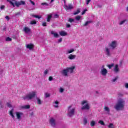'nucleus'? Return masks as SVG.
Wrapping results in <instances>:
<instances>
[{
	"instance_id": "obj_1",
	"label": "nucleus",
	"mask_w": 128,
	"mask_h": 128,
	"mask_svg": "<svg viewBox=\"0 0 128 128\" xmlns=\"http://www.w3.org/2000/svg\"><path fill=\"white\" fill-rule=\"evenodd\" d=\"M126 101L124 99H120L114 106L116 110H122L124 108Z\"/></svg>"
},
{
	"instance_id": "obj_2",
	"label": "nucleus",
	"mask_w": 128,
	"mask_h": 128,
	"mask_svg": "<svg viewBox=\"0 0 128 128\" xmlns=\"http://www.w3.org/2000/svg\"><path fill=\"white\" fill-rule=\"evenodd\" d=\"M76 68V66H72L71 67L67 68L62 71V74L64 76H68V74H72L74 70Z\"/></svg>"
},
{
	"instance_id": "obj_3",
	"label": "nucleus",
	"mask_w": 128,
	"mask_h": 128,
	"mask_svg": "<svg viewBox=\"0 0 128 128\" xmlns=\"http://www.w3.org/2000/svg\"><path fill=\"white\" fill-rule=\"evenodd\" d=\"M8 2L10 4H11V6H14H14H22V5H24L26 4V2H24V1H20V2H16V0H7Z\"/></svg>"
},
{
	"instance_id": "obj_4",
	"label": "nucleus",
	"mask_w": 128,
	"mask_h": 128,
	"mask_svg": "<svg viewBox=\"0 0 128 128\" xmlns=\"http://www.w3.org/2000/svg\"><path fill=\"white\" fill-rule=\"evenodd\" d=\"M36 92L32 91L28 93L26 96L22 97L23 100H32L36 96Z\"/></svg>"
},
{
	"instance_id": "obj_5",
	"label": "nucleus",
	"mask_w": 128,
	"mask_h": 128,
	"mask_svg": "<svg viewBox=\"0 0 128 128\" xmlns=\"http://www.w3.org/2000/svg\"><path fill=\"white\" fill-rule=\"evenodd\" d=\"M81 104L82 107L81 108V110H90V102L87 100H84L81 102Z\"/></svg>"
},
{
	"instance_id": "obj_6",
	"label": "nucleus",
	"mask_w": 128,
	"mask_h": 128,
	"mask_svg": "<svg viewBox=\"0 0 128 128\" xmlns=\"http://www.w3.org/2000/svg\"><path fill=\"white\" fill-rule=\"evenodd\" d=\"M76 112V108L72 106H70L68 107V116H72Z\"/></svg>"
},
{
	"instance_id": "obj_7",
	"label": "nucleus",
	"mask_w": 128,
	"mask_h": 128,
	"mask_svg": "<svg viewBox=\"0 0 128 128\" xmlns=\"http://www.w3.org/2000/svg\"><path fill=\"white\" fill-rule=\"evenodd\" d=\"M118 41L114 40L110 42L108 44V46L112 50H114V48L118 46Z\"/></svg>"
},
{
	"instance_id": "obj_8",
	"label": "nucleus",
	"mask_w": 128,
	"mask_h": 128,
	"mask_svg": "<svg viewBox=\"0 0 128 128\" xmlns=\"http://www.w3.org/2000/svg\"><path fill=\"white\" fill-rule=\"evenodd\" d=\"M112 48L110 47V46L105 47L104 52L106 56H110V55L112 54V53L110 52Z\"/></svg>"
},
{
	"instance_id": "obj_9",
	"label": "nucleus",
	"mask_w": 128,
	"mask_h": 128,
	"mask_svg": "<svg viewBox=\"0 0 128 128\" xmlns=\"http://www.w3.org/2000/svg\"><path fill=\"white\" fill-rule=\"evenodd\" d=\"M102 68L100 73L102 76H106V74H108V70L104 68V66H102Z\"/></svg>"
},
{
	"instance_id": "obj_10",
	"label": "nucleus",
	"mask_w": 128,
	"mask_h": 128,
	"mask_svg": "<svg viewBox=\"0 0 128 128\" xmlns=\"http://www.w3.org/2000/svg\"><path fill=\"white\" fill-rule=\"evenodd\" d=\"M16 114L18 120H22V117L24 116V113L22 112H16Z\"/></svg>"
},
{
	"instance_id": "obj_11",
	"label": "nucleus",
	"mask_w": 128,
	"mask_h": 128,
	"mask_svg": "<svg viewBox=\"0 0 128 128\" xmlns=\"http://www.w3.org/2000/svg\"><path fill=\"white\" fill-rule=\"evenodd\" d=\"M64 8L67 10H72V8H74L72 5L71 4H65L64 5Z\"/></svg>"
},
{
	"instance_id": "obj_12",
	"label": "nucleus",
	"mask_w": 128,
	"mask_h": 128,
	"mask_svg": "<svg viewBox=\"0 0 128 128\" xmlns=\"http://www.w3.org/2000/svg\"><path fill=\"white\" fill-rule=\"evenodd\" d=\"M36 100L37 104L40 105L42 104V100H40V97H36Z\"/></svg>"
},
{
	"instance_id": "obj_13",
	"label": "nucleus",
	"mask_w": 128,
	"mask_h": 128,
	"mask_svg": "<svg viewBox=\"0 0 128 128\" xmlns=\"http://www.w3.org/2000/svg\"><path fill=\"white\" fill-rule=\"evenodd\" d=\"M50 123L52 126H56V120L54 118H51L50 120Z\"/></svg>"
},
{
	"instance_id": "obj_14",
	"label": "nucleus",
	"mask_w": 128,
	"mask_h": 128,
	"mask_svg": "<svg viewBox=\"0 0 128 128\" xmlns=\"http://www.w3.org/2000/svg\"><path fill=\"white\" fill-rule=\"evenodd\" d=\"M76 58V56L72 54H70L68 56V60H75Z\"/></svg>"
},
{
	"instance_id": "obj_15",
	"label": "nucleus",
	"mask_w": 128,
	"mask_h": 128,
	"mask_svg": "<svg viewBox=\"0 0 128 128\" xmlns=\"http://www.w3.org/2000/svg\"><path fill=\"white\" fill-rule=\"evenodd\" d=\"M30 108V105H24L20 106V110H28Z\"/></svg>"
},
{
	"instance_id": "obj_16",
	"label": "nucleus",
	"mask_w": 128,
	"mask_h": 128,
	"mask_svg": "<svg viewBox=\"0 0 128 128\" xmlns=\"http://www.w3.org/2000/svg\"><path fill=\"white\" fill-rule=\"evenodd\" d=\"M114 72H116V74L118 72H120V68H118V64L115 65V66L114 68Z\"/></svg>"
},
{
	"instance_id": "obj_17",
	"label": "nucleus",
	"mask_w": 128,
	"mask_h": 128,
	"mask_svg": "<svg viewBox=\"0 0 128 128\" xmlns=\"http://www.w3.org/2000/svg\"><path fill=\"white\" fill-rule=\"evenodd\" d=\"M24 30L26 34H29V32H30V29L28 27H24Z\"/></svg>"
},
{
	"instance_id": "obj_18",
	"label": "nucleus",
	"mask_w": 128,
	"mask_h": 128,
	"mask_svg": "<svg viewBox=\"0 0 128 128\" xmlns=\"http://www.w3.org/2000/svg\"><path fill=\"white\" fill-rule=\"evenodd\" d=\"M74 52V49L72 48L70 50H68L66 51V54H72Z\"/></svg>"
},
{
	"instance_id": "obj_19",
	"label": "nucleus",
	"mask_w": 128,
	"mask_h": 128,
	"mask_svg": "<svg viewBox=\"0 0 128 128\" xmlns=\"http://www.w3.org/2000/svg\"><path fill=\"white\" fill-rule=\"evenodd\" d=\"M50 34H52L54 38H58V34L54 32V31H51Z\"/></svg>"
},
{
	"instance_id": "obj_20",
	"label": "nucleus",
	"mask_w": 128,
	"mask_h": 128,
	"mask_svg": "<svg viewBox=\"0 0 128 128\" xmlns=\"http://www.w3.org/2000/svg\"><path fill=\"white\" fill-rule=\"evenodd\" d=\"M59 34L62 36H66L67 34L66 32L64 31H61L59 32Z\"/></svg>"
},
{
	"instance_id": "obj_21",
	"label": "nucleus",
	"mask_w": 128,
	"mask_h": 128,
	"mask_svg": "<svg viewBox=\"0 0 128 128\" xmlns=\"http://www.w3.org/2000/svg\"><path fill=\"white\" fill-rule=\"evenodd\" d=\"M27 48H28L29 50H32L34 48V44H28L26 45Z\"/></svg>"
},
{
	"instance_id": "obj_22",
	"label": "nucleus",
	"mask_w": 128,
	"mask_h": 128,
	"mask_svg": "<svg viewBox=\"0 0 128 128\" xmlns=\"http://www.w3.org/2000/svg\"><path fill=\"white\" fill-rule=\"evenodd\" d=\"M10 114L12 118H14V109H12L10 112Z\"/></svg>"
},
{
	"instance_id": "obj_23",
	"label": "nucleus",
	"mask_w": 128,
	"mask_h": 128,
	"mask_svg": "<svg viewBox=\"0 0 128 128\" xmlns=\"http://www.w3.org/2000/svg\"><path fill=\"white\" fill-rule=\"evenodd\" d=\"M108 128H116L114 125L112 123H110L108 126Z\"/></svg>"
},
{
	"instance_id": "obj_24",
	"label": "nucleus",
	"mask_w": 128,
	"mask_h": 128,
	"mask_svg": "<svg viewBox=\"0 0 128 128\" xmlns=\"http://www.w3.org/2000/svg\"><path fill=\"white\" fill-rule=\"evenodd\" d=\"M55 108H58V102L55 101L54 103L53 104Z\"/></svg>"
},
{
	"instance_id": "obj_25",
	"label": "nucleus",
	"mask_w": 128,
	"mask_h": 128,
	"mask_svg": "<svg viewBox=\"0 0 128 128\" xmlns=\"http://www.w3.org/2000/svg\"><path fill=\"white\" fill-rule=\"evenodd\" d=\"M104 110L105 112H106L107 114H110V108L108 106H105L104 108Z\"/></svg>"
},
{
	"instance_id": "obj_26",
	"label": "nucleus",
	"mask_w": 128,
	"mask_h": 128,
	"mask_svg": "<svg viewBox=\"0 0 128 128\" xmlns=\"http://www.w3.org/2000/svg\"><path fill=\"white\" fill-rule=\"evenodd\" d=\"M32 16H33V18H38V20H40V18H42V16H39L38 15H34V14H32Z\"/></svg>"
},
{
	"instance_id": "obj_27",
	"label": "nucleus",
	"mask_w": 128,
	"mask_h": 128,
	"mask_svg": "<svg viewBox=\"0 0 128 128\" xmlns=\"http://www.w3.org/2000/svg\"><path fill=\"white\" fill-rule=\"evenodd\" d=\"M90 124L91 126H96V121L92 120L90 122Z\"/></svg>"
},
{
	"instance_id": "obj_28",
	"label": "nucleus",
	"mask_w": 128,
	"mask_h": 128,
	"mask_svg": "<svg viewBox=\"0 0 128 128\" xmlns=\"http://www.w3.org/2000/svg\"><path fill=\"white\" fill-rule=\"evenodd\" d=\"M52 14L48 15V16L47 18V22H50V19L52 18Z\"/></svg>"
},
{
	"instance_id": "obj_29",
	"label": "nucleus",
	"mask_w": 128,
	"mask_h": 128,
	"mask_svg": "<svg viewBox=\"0 0 128 128\" xmlns=\"http://www.w3.org/2000/svg\"><path fill=\"white\" fill-rule=\"evenodd\" d=\"M88 124V120L86 118H84L83 120V124L86 126Z\"/></svg>"
},
{
	"instance_id": "obj_30",
	"label": "nucleus",
	"mask_w": 128,
	"mask_h": 128,
	"mask_svg": "<svg viewBox=\"0 0 128 128\" xmlns=\"http://www.w3.org/2000/svg\"><path fill=\"white\" fill-rule=\"evenodd\" d=\"M98 124H101V126H104V122L102 121V120H100L98 122Z\"/></svg>"
},
{
	"instance_id": "obj_31",
	"label": "nucleus",
	"mask_w": 128,
	"mask_h": 128,
	"mask_svg": "<svg viewBox=\"0 0 128 128\" xmlns=\"http://www.w3.org/2000/svg\"><path fill=\"white\" fill-rule=\"evenodd\" d=\"M80 9H78L76 12H74L73 14H74V16H76V14H80Z\"/></svg>"
},
{
	"instance_id": "obj_32",
	"label": "nucleus",
	"mask_w": 128,
	"mask_h": 128,
	"mask_svg": "<svg viewBox=\"0 0 128 128\" xmlns=\"http://www.w3.org/2000/svg\"><path fill=\"white\" fill-rule=\"evenodd\" d=\"M64 90V89L62 87L59 88V92H60V94H62Z\"/></svg>"
},
{
	"instance_id": "obj_33",
	"label": "nucleus",
	"mask_w": 128,
	"mask_h": 128,
	"mask_svg": "<svg viewBox=\"0 0 128 128\" xmlns=\"http://www.w3.org/2000/svg\"><path fill=\"white\" fill-rule=\"evenodd\" d=\"M126 22V20H123L120 22V23H119V24H120V26H122V24H124V22Z\"/></svg>"
},
{
	"instance_id": "obj_34",
	"label": "nucleus",
	"mask_w": 128,
	"mask_h": 128,
	"mask_svg": "<svg viewBox=\"0 0 128 128\" xmlns=\"http://www.w3.org/2000/svg\"><path fill=\"white\" fill-rule=\"evenodd\" d=\"M92 20L87 21L85 22L84 26H88V24H92Z\"/></svg>"
},
{
	"instance_id": "obj_35",
	"label": "nucleus",
	"mask_w": 128,
	"mask_h": 128,
	"mask_svg": "<svg viewBox=\"0 0 128 128\" xmlns=\"http://www.w3.org/2000/svg\"><path fill=\"white\" fill-rule=\"evenodd\" d=\"M92 20L87 21L85 22L84 26H88V24H92Z\"/></svg>"
},
{
	"instance_id": "obj_36",
	"label": "nucleus",
	"mask_w": 128,
	"mask_h": 128,
	"mask_svg": "<svg viewBox=\"0 0 128 128\" xmlns=\"http://www.w3.org/2000/svg\"><path fill=\"white\" fill-rule=\"evenodd\" d=\"M50 93H48V92L44 93L45 98H50Z\"/></svg>"
},
{
	"instance_id": "obj_37",
	"label": "nucleus",
	"mask_w": 128,
	"mask_h": 128,
	"mask_svg": "<svg viewBox=\"0 0 128 128\" xmlns=\"http://www.w3.org/2000/svg\"><path fill=\"white\" fill-rule=\"evenodd\" d=\"M50 72V70L49 69H46L44 71V74H48Z\"/></svg>"
},
{
	"instance_id": "obj_38",
	"label": "nucleus",
	"mask_w": 128,
	"mask_h": 128,
	"mask_svg": "<svg viewBox=\"0 0 128 128\" xmlns=\"http://www.w3.org/2000/svg\"><path fill=\"white\" fill-rule=\"evenodd\" d=\"M80 18H82V16H78L76 17V20H80Z\"/></svg>"
},
{
	"instance_id": "obj_39",
	"label": "nucleus",
	"mask_w": 128,
	"mask_h": 128,
	"mask_svg": "<svg viewBox=\"0 0 128 128\" xmlns=\"http://www.w3.org/2000/svg\"><path fill=\"white\" fill-rule=\"evenodd\" d=\"M30 24H36V20H32Z\"/></svg>"
},
{
	"instance_id": "obj_40",
	"label": "nucleus",
	"mask_w": 128,
	"mask_h": 128,
	"mask_svg": "<svg viewBox=\"0 0 128 128\" xmlns=\"http://www.w3.org/2000/svg\"><path fill=\"white\" fill-rule=\"evenodd\" d=\"M114 64H111L108 65V66L109 68H112V66H114Z\"/></svg>"
},
{
	"instance_id": "obj_41",
	"label": "nucleus",
	"mask_w": 128,
	"mask_h": 128,
	"mask_svg": "<svg viewBox=\"0 0 128 128\" xmlns=\"http://www.w3.org/2000/svg\"><path fill=\"white\" fill-rule=\"evenodd\" d=\"M68 22H74V20L72 19V18H70L69 20H68Z\"/></svg>"
},
{
	"instance_id": "obj_42",
	"label": "nucleus",
	"mask_w": 128,
	"mask_h": 128,
	"mask_svg": "<svg viewBox=\"0 0 128 128\" xmlns=\"http://www.w3.org/2000/svg\"><path fill=\"white\" fill-rule=\"evenodd\" d=\"M6 42H12V38L8 37L6 38Z\"/></svg>"
},
{
	"instance_id": "obj_43",
	"label": "nucleus",
	"mask_w": 128,
	"mask_h": 128,
	"mask_svg": "<svg viewBox=\"0 0 128 128\" xmlns=\"http://www.w3.org/2000/svg\"><path fill=\"white\" fill-rule=\"evenodd\" d=\"M42 6H48V3L46 2H44L42 4Z\"/></svg>"
},
{
	"instance_id": "obj_44",
	"label": "nucleus",
	"mask_w": 128,
	"mask_h": 128,
	"mask_svg": "<svg viewBox=\"0 0 128 128\" xmlns=\"http://www.w3.org/2000/svg\"><path fill=\"white\" fill-rule=\"evenodd\" d=\"M86 12H88V10L86 9V10H84V11L82 12V15L84 14H86Z\"/></svg>"
},
{
	"instance_id": "obj_45",
	"label": "nucleus",
	"mask_w": 128,
	"mask_h": 128,
	"mask_svg": "<svg viewBox=\"0 0 128 128\" xmlns=\"http://www.w3.org/2000/svg\"><path fill=\"white\" fill-rule=\"evenodd\" d=\"M7 106H8V108H12V104L8 102L7 103Z\"/></svg>"
},
{
	"instance_id": "obj_46",
	"label": "nucleus",
	"mask_w": 128,
	"mask_h": 128,
	"mask_svg": "<svg viewBox=\"0 0 128 128\" xmlns=\"http://www.w3.org/2000/svg\"><path fill=\"white\" fill-rule=\"evenodd\" d=\"M124 86L126 88H128V83H125Z\"/></svg>"
},
{
	"instance_id": "obj_47",
	"label": "nucleus",
	"mask_w": 128,
	"mask_h": 128,
	"mask_svg": "<svg viewBox=\"0 0 128 128\" xmlns=\"http://www.w3.org/2000/svg\"><path fill=\"white\" fill-rule=\"evenodd\" d=\"M116 80H118V77H116L114 79H113L112 80V81L114 82H116Z\"/></svg>"
},
{
	"instance_id": "obj_48",
	"label": "nucleus",
	"mask_w": 128,
	"mask_h": 128,
	"mask_svg": "<svg viewBox=\"0 0 128 128\" xmlns=\"http://www.w3.org/2000/svg\"><path fill=\"white\" fill-rule=\"evenodd\" d=\"M30 2L32 4V6H34L35 4L34 2H32V0H30Z\"/></svg>"
},
{
	"instance_id": "obj_49",
	"label": "nucleus",
	"mask_w": 128,
	"mask_h": 128,
	"mask_svg": "<svg viewBox=\"0 0 128 128\" xmlns=\"http://www.w3.org/2000/svg\"><path fill=\"white\" fill-rule=\"evenodd\" d=\"M42 26H46V22H43V23L42 24Z\"/></svg>"
},
{
	"instance_id": "obj_50",
	"label": "nucleus",
	"mask_w": 128,
	"mask_h": 128,
	"mask_svg": "<svg viewBox=\"0 0 128 128\" xmlns=\"http://www.w3.org/2000/svg\"><path fill=\"white\" fill-rule=\"evenodd\" d=\"M90 0H86V4H90Z\"/></svg>"
},
{
	"instance_id": "obj_51",
	"label": "nucleus",
	"mask_w": 128,
	"mask_h": 128,
	"mask_svg": "<svg viewBox=\"0 0 128 128\" xmlns=\"http://www.w3.org/2000/svg\"><path fill=\"white\" fill-rule=\"evenodd\" d=\"M62 38H60L58 40V42L60 43V42H62Z\"/></svg>"
},
{
	"instance_id": "obj_52",
	"label": "nucleus",
	"mask_w": 128,
	"mask_h": 128,
	"mask_svg": "<svg viewBox=\"0 0 128 128\" xmlns=\"http://www.w3.org/2000/svg\"><path fill=\"white\" fill-rule=\"evenodd\" d=\"M54 18H58V14H55L54 15Z\"/></svg>"
},
{
	"instance_id": "obj_53",
	"label": "nucleus",
	"mask_w": 128,
	"mask_h": 128,
	"mask_svg": "<svg viewBox=\"0 0 128 128\" xmlns=\"http://www.w3.org/2000/svg\"><path fill=\"white\" fill-rule=\"evenodd\" d=\"M52 76H50L49 77V80L50 81V82H52Z\"/></svg>"
},
{
	"instance_id": "obj_54",
	"label": "nucleus",
	"mask_w": 128,
	"mask_h": 128,
	"mask_svg": "<svg viewBox=\"0 0 128 128\" xmlns=\"http://www.w3.org/2000/svg\"><path fill=\"white\" fill-rule=\"evenodd\" d=\"M0 8L1 10H4V6H2L0 7Z\"/></svg>"
},
{
	"instance_id": "obj_55",
	"label": "nucleus",
	"mask_w": 128,
	"mask_h": 128,
	"mask_svg": "<svg viewBox=\"0 0 128 128\" xmlns=\"http://www.w3.org/2000/svg\"><path fill=\"white\" fill-rule=\"evenodd\" d=\"M66 28H70V24H66Z\"/></svg>"
},
{
	"instance_id": "obj_56",
	"label": "nucleus",
	"mask_w": 128,
	"mask_h": 128,
	"mask_svg": "<svg viewBox=\"0 0 128 128\" xmlns=\"http://www.w3.org/2000/svg\"><path fill=\"white\" fill-rule=\"evenodd\" d=\"M6 20H10V18L8 17V16H6Z\"/></svg>"
},
{
	"instance_id": "obj_57",
	"label": "nucleus",
	"mask_w": 128,
	"mask_h": 128,
	"mask_svg": "<svg viewBox=\"0 0 128 128\" xmlns=\"http://www.w3.org/2000/svg\"><path fill=\"white\" fill-rule=\"evenodd\" d=\"M0 106H2V101H0Z\"/></svg>"
},
{
	"instance_id": "obj_58",
	"label": "nucleus",
	"mask_w": 128,
	"mask_h": 128,
	"mask_svg": "<svg viewBox=\"0 0 128 128\" xmlns=\"http://www.w3.org/2000/svg\"><path fill=\"white\" fill-rule=\"evenodd\" d=\"M2 72H3L2 70H0V74H2Z\"/></svg>"
},
{
	"instance_id": "obj_59",
	"label": "nucleus",
	"mask_w": 128,
	"mask_h": 128,
	"mask_svg": "<svg viewBox=\"0 0 128 128\" xmlns=\"http://www.w3.org/2000/svg\"><path fill=\"white\" fill-rule=\"evenodd\" d=\"M18 14H20V12H18L15 14V16H18Z\"/></svg>"
},
{
	"instance_id": "obj_60",
	"label": "nucleus",
	"mask_w": 128,
	"mask_h": 128,
	"mask_svg": "<svg viewBox=\"0 0 128 128\" xmlns=\"http://www.w3.org/2000/svg\"><path fill=\"white\" fill-rule=\"evenodd\" d=\"M54 0H51L50 2H54Z\"/></svg>"
},
{
	"instance_id": "obj_61",
	"label": "nucleus",
	"mask_w": 128,
	"mask_h": 128,
	"mask_svg": "<svg viewBox=\"0 0 128 128\" xmlns=\"http://www.w3.org/2000/svg\"><path fill=\"white\" fill-rule=\"evenodd\" d=\"M64 2H66V0H64Z\"/></svg>"
},
{
	"instance_id": "obj_62",
	"label": "nucleus",
	"mask_w": 128,
	"mask_h": 128,
	"mask_svg": "<svg viewBox=\"0 0 128 128\" xmlns=\"http://www.w3.org/2000/svg\"><path fill=\"white\" fill-rule=\"evenodd\" d=\"M120 64H122V62H120Z\"/></svg>"
}]
</instances>
